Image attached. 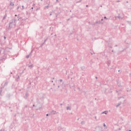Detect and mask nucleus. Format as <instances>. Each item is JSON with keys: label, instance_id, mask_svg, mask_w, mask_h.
Instances as JSON below:
<instances>
[{"label": "nucleus", "instance_id": "1", "mask_svg": "<svg viewBox=\"0 0 131 131\" xmlns=\"http://www.w3.org/2000/svg\"><path fill=\"white\" fill-rule=\"evenodd\" d=\"M103 114H105V115L107 114V112H103Z\"/></svg>", "mask_w": 131, "mask_h": 131}, {"label": "nucleus", "instance_id": "2", "mask_svg": "<svg viewBox=\"0 0 131 131\" xmlns=\"http://www.w3.org/2000/svg\"><path fill=\"white\" fill-rule=\"evenodd\" d=\"M104 126H106V125L105 124H103Z\"/></svg>", "mask_w": 131, "mask_h": 131}, {"label": "nucleus", "instance_id": "3", "mask_svg": "<svg viewBox=\"0 0 131 131\" xmlns=\"http://www.w3.org/2000/svg\"><path fill=\"white\" fill-rule=\"evenodd\" d=\"M104 18L106 19V17H104Z\"/></svg>", "mask_w": 131, "mask_h": 131}, {"label": "nucleus", "instance_id": "4", "mask_svg": "<svg viewBox=\"0 0 131 131\" xmlns=\"http://www.w3.org/2000/svg\"><path fill=\"white\" fill-rule=\"evenodd\" d=\"M17 16V15H15V16Z\"/></svg>", "mask_w": 131, "mask_h": 131}, {"label": "nucleus", "instance_id": "5", "mask_svg": "<svg viewBox=\"0 0 131 131\" xmlns=\"http://www.w3.org/2000/svg\"><path fill=\"white\" fill-rule=\"evenodd\" d=\"M129 131H131L130 130H129Z\"/></svg>", "mask_w": 131, "mask_h": 131}]
</instances>
